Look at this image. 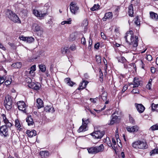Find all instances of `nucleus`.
Returning a JSON list of instances; mask_svg holds the SVG:
<instances>
[{"label": "nucleus", "instance_id": "c9c22d12", "mask_svg": "<svg viewBox=\"0 0 158 158\" xmlns=\"http://www.w3.org/2000/svg\"><path fill=\"white\" fill-rule=\"evenodd\" d=\"M107 94L106 92H104L102 93L101 98L104 101L107 100Z\"/></svg>", "mask_w": 158, "mask_h": 158}, {"label": "nucleus", "instance_id": "e2e57ef3", "mask_svg": "<svg viewBox=\"0 0 158 158\" xmlns=\"http://www.w3.org/2000/svg\"><path fill=\"white\" fill-rule=\"evenodd\" d=\"M152 84L150 83H148L146 85V88L150 90L151 89Z\"/></svg>", "mask_w": 158, "mask_h": 158}, {"label": "nucleus", "instance_id": "603ef678", "mask_svg": "<svg viewBox=\"0 0 158 158\" xmlns=\"http://www.w3.org/2000/svg\"><path fill=\"white\" fill-rule=\"evenodd\" d=\"M5 81L4 76L1 77L0 76V84H2Z\"/></svg>", "mask_w": 158, "mask_h": 158}, {"label": "nucleus", "instance_id": "c756f323", "mask_svg": "<svg viewBox=\"0 0 158 158\" xmlns=\"http://www.w3.org/2000/svg\"><path fill=\"white\" fill-rule=\"evenodd\" d=\"M33 27H34L35 31H42L41 28L40 26L37 24H34L33 25Z\"/></svg>", "mask_w": 158, "mask_h": 158}, {"label": "nucleus", "instance_id": "c03bdc74", "mask_svg": "<svg viewBox=\"0 0 158 158\" xmlns=\"http://www.w3.org/2000/svg\"><path fill=\"white\" fill-rule=\"evenodd\" d=\"M99 6L98 4V5L94 4L93 7L90 8V10L93 11H95L98 9L99 8Z\"/></svg>", "mask_w": 158, "mask_h": 158}, {"label": "nucleus", "instance_id": "774afa93", "mask_svg": "<svg viewBox=\"0 0 158 158\" xmlns=\"http://www.w3.org/2000/svg\"><path fill=\"white\" fill-rule=\"evenodd\" d=\"M99 45L100 44L99 43L95 44L94 45L95 48L97 49H98L99 47Z\"/></svg>", "mask_w": 158, "mask_h": 158}, {"label": "nucleus", "instance_id": "0eeeda50", "mask_svg": "<svg viewBox=\"0 0 158 158\" xmlns=\"http://www.w3.org/2000/svg\"><path fill=\"white\" fill-rule=\"evenodd\" d=\"M70 9L72 13L75 14L79 9V7L76 3L72 2L70 4Z\"/></svg>", "mask_w": 158, "mask_h": 158}, {"label": "nucleus", "instance_id": "9b49d317", "mask_svg": "<svg viewBox=\"0 0 158 158\" xmlns=\"http://www.w3.org/2000/svg\"><path fill=\"white\" fill-rule=\"evenodd\" d=\"M116 113L117 114V111H116L115 112L112 114L111 116L112 118L110 123H108L109 125H112L117 122V120L118 118V116L115 114Z\"/></svg>", "mask_w": 158, "mask_h": 158}, {"label": "nucleus", "instance_id": "473e14b6", "mask_svg": "<svg viewBox=\"0 0 158 158\" xmlns=\"http://www.w3.org/2000/svg\"><path fill=\"white\" fill-rule=\"evenodd\" d=\"M22 64L21 62H17L16 63L13 64L12 66L15 68H19L21 66Z\"/></svg>", "mask_w": 158, "mask_h": 158}, {"label": "nucleus", "instance_id": "b1692460", "mask_svg": "<svg viewBox=\"0 0 158 158\" xmlns=\"http://www.w3.org/2000/svg\"><path fill=\"white\" fill-rule=\"evenodd\" d=\"M29 70H30L29 71V74L32 75H34V72L36 70L35 65H33L32 66Z\"/></svg>", "mask_w": 158, "mask_h": 158}, {"label": "nucleus", "instance_id": "13d9d810", "mask_svg": "<svg viewBox=\"0 0 158 158\" xmlns=\"http://www.w3.org/2000/svg\"><path fill=\"white\" fill-rule=\"evenodd\" d=\"M27 38V37H24L23 36H22L19 37V38L21 40L24 41H26Z\"/></svg>", "mask_w": 158, "mask_h": 158}, {"label": "nucleus", "instance_id": "338daca9", "mask_svg": "<svg viewBox=\"0 0 158 158\" xmlns=\"http://www.w3.org/2000/svg\"><path fill=\"white\" fill-rule=\"evenodd\" d=\"M70 38H72V39H70V40H71L72 41L75 38L74 35L73 34L71 35H70Z\"/></svg>", "mask_w": 158, "mask_h": 158}, {"label": "nucleus", "instance_id": "9d476101", "mask_svg": "<svg viewBox=\"0 0 158 158\" xmlns=\"http://www.w3.org/2000/svg\"><path fill=\"white\" fill-rule=\"evenodd\" d=\"M136 108L138 112L140 113H142L144 110L145 108L141 104H135Z\"/></svg>", "mask_w": 158, "mask_h": 158}, {"label": "nucleus", "instance_id": "864d4df0", "mask_svg": "<svg viewBox=\"0 0 158 158\" xmlns=\"http://www.w3.org/2000/svg\"><path fill=\"white\" fill-rule=\"evenodd\" d=\"M147 59L149 61H151L152 59V56L150 55H148L147 57Z\"/></svg>", "mask_w": 158, "mask_h": 158}, {"label": "nucleus", "instance_id": "a211bd4d", "mask_svg": "<svg viewBox=\"0 0 158 158\" xmlns=\"http://www.w3.org/2000/svg\"><path fill=\"white\" fill-rule=\"evenodd\" d=\"M64 82L68 85L70 86H73V85L75 84V83L71 81V79L68 77L65 79Z\"/></svg>", "mask_w": 158, "mask_h": 158}, {"label": "nucleus", "instance_id": "2f4dec72", "mask_svg": "<svg viewBox=\"0 0 158 158\" xmlns=\"http://www.w3.org/2000/svg\"><path fill=\"white\" fill-rule=\"evenodd\" d=\"M139 81L138 79H136L135 77L134 78V84L133 87L134 88L138 87L139 85Z\"/></svg>", "mask_w": 158, "mask_h": 158}, {"label": "nucleus", "instance_id": "a19ab883", "mask_svg": "<svg viewBox=\"0 0 158 158\" xmlns=\"http://www.w3.org/2000/svg\"><path fill=\"white\" fill-rule=\"evenodd\" d=\"M15 126L18 129H21V125L18 120L16 119L15 120Z\"/></svg>", "mask_w": 158, "mask_h": 158}, {"label": "nucleus", "instance_id": "e433bc0d", "mask_svg": "<svg viewBox=\"0 0 158 158\" xmlns=\"http://www.w3.org/2000/svg\"><path fill=\"white\" fill-rule=\"evenodd\" d=\"M12 99L11 98L10 96L9 95L6 96V97H5V99L4 100V104H5L9 101H12Z\"/></svg>", "mask_w": 158, "mask_h": 158}, {"label": "nucleus", "instance_id": "ea45409f", "mask_svg": "<svg viewBox=\"0 0 158 158\" xmlns=\"http://www.w3.org/2000/svg\"><path fill=\"white\" fill-rule=\"evenodd\" d=\"M34 40V38L32 37H27L26 41L27 42L30 43L33 42Z\"/></svg>", "mask_w": 158, "mask_h": 158}, {"label": "nucleus", "instance_id": "20e7f679", "mask_svg": "<svg viewBox=\"0 0 158 158\" xmlns=\"http://www.w3.org/2000/svg\"><path fill=\"white\" fill-rule=\"evenodd\" d=\"M132 146L135 148L141 149H146L148 148V145L146 142L137 141L132 143Z\"/></svg>", "mask_w": 158, "mask_h": 158}, {"label": "nucleus", "instance_id": "6e6d98bb", "mask_svg": "<svg viewBox=\"0 0 158 158\" xmlns=\"http://www.w3.org/2000/svg\"><path fill=\"white\" fill-rule=\"evenodd\" d=\"M26 81L27 83H29V84H30V83L32 82H31V80L29 77H28L27 78Z\"/></svg>", "mask_w": 158, "mask_h": 158}, {"label": "nucleus", "instance_id": "f257e3e1", "mask_svg": "<svg viewBox=\"0 0 158 158\" xmlns=\"http://www.w3.org/2000/svg\"><path fill=\"white\" fill-rule=\"evenodd\" d=\"M125 38L127 42L130 45H132V46L136 49V48L138 45V37L137 36H134L132 30L127 32Z\"/></svg>", "mask_w": 158, "mask_h": 158}, {"label": "nucleus", "instance_id": "3c124183", "mask_svg": "<svg viewBox=\"0 0 158 158\" xmlns=\"http://www.w3.org/2000/svg\"><path fill=\"white\" fill-rule=\"evenodd\" d=\"M5 124H6L4 125H6L8 128H10L12 126V124L11 123L9 122V121L8 122H7V123H5Z\"/></svg>", "mask_w": 158, "mask_h": 158}, {"label": "nucleus", "instance_id": "39448f33", "mask_svg": "<svg viewBox=\"0 0 158 158\" xmlns=\"http://www.w3.org/2000/svg\"><path fill=\"white\" fill-rule=\"evenodd\" d=\"M0 135L4 137L9 136V129L6 125H2L0 127Z\"/></svg>", "mask_w": 158, "mask_h": 158}, {"label": "nucleus", "instance_id": "37998d69", "mask_svg": "<svg viewBox=\"0 0 158 158\" xmlns=\"http://www.w3.org/2000/svg\"><path fill=\"white\" fill-rule=\"evenodd\" d=\"M82 24L83 26H84L85 28L87 27L88 24V22L87 19H85L83 21Z\"/></svg>", "mask_w": 158, "mask_h": 158}, {"label": "nucleus", "instance_id": "49530a36", "mask_svg": "<svg viewBox=\"0 0 158 158\" xmlns=\"http://www.w3.org/2000/svg\"><path fill=\"white\" fill-rule=\"evenodd\" d=\"M96 61L97 62V63L98 64H100L101 63V58L100 56L98 55H96Z\"/></svg>", "mask_w": 158, "mask_h": 158}, {"label": "nucleus", "instance_id": "8fccbe9b", "mask_svg": "<svg viewBox=\"0 0 158 158\" xmlns=\"http://www.w3.org/2000/svg\"><path fill=\"white\" fill-rule=\"evenodd\" d=\"M11 81V78L9 80H7L5 82V84L6 85H8L10 84Z\"/></svg>", "mask_w": 158, "mask_h": 158}, {"label": "nucleus", "instance_id": "79ce46f5", "mask_svg": "<svg viewBox=\"0 0 158 158\" xmlns=\"http://www.w3.org/2000/svg\"><path fill=\"white\" fill-rule=\"evenodd\" d=\"M135 23L137 26H139L140 24V22L139 20L138 17L136 16L134 19Z\"/></svg>", "mask_w": 158, "mask_h": 158}, {"label": "nucleus", "instance_id": "0e129e2a", "mask_svg": "<svg viewBox=\"0 0 158 158\" xmlns=\"http://www.w3.org/2000/svg\"><path fill=\"white\" fill-rule=\"evenodd\" d=\"M101 36L102 37L103 39H106V36L104 34V33L101 32Z\"/></svg>", "mask_w": 158, "mask_h": 158}, {"label": "nucleus", "instance_id": "bb28decb", "mask_svg": "<svg viewBox=\"0 0 158 158\" xmlns=\"http://www.w3.org/2000/svg\"><path fill=\"white\" fill-rule=\"evenodd\" d=\"M20 14L22 16H26L27 14V11L26 9L22 8L20 10Z\"/></svg>", "mask_w": 158, "mask_h": 158}, {"label": "nucleus", "instance_id": "4d7b16f0", "mask_svg": "<svg viewBox=\"0 0 158 158\" xmlns=\"http://www.w3.org/2000/svg\"><path fill=\"white\" fill-rule=\"evenodd\" d=\"M81 43L82 44H85L86 43L85 38L83 37L81 39Z\"/></svg>", "mask_w": 158, "mask_h": 158}, {"label": "nucleus", "instance_id": "ddd939ff", "mask_svg": "<svg viewBox=\"0 0 158 158\" xmlns=\"http://www.w3.org/2000/svg\"><path fill=\"white\" fill-rule=\"evenodd\" d=\"M126 129L127 131L129 132H132L137 131L139 127L137 126H135L131 127H127Z\"/></svg>", "mask_w": 158, "mask_h": 158}, {"label": "nucleus", "instance_id": "a878e982", "mask_svg": "<svg viewBox=\"0 0 158 158\" xmlns=\"http://www.w3.org/2000/svg\"><path fill=\"white\" fill-rule=\"evenodd\" d=\"M12 101L7 102V103L4 104L6 109L9 110H10L12 107Z\"/></svg>", "mask_w": 158, "mask_h": 158}, {"label": "nucleus", "instance_id": "7c9ffc66", "mask_svg": "<svg viewBox=\"0 0 158 158\" xmlns=\"http://www.w3.org/2000/svg\"><path fill=\"white\" fill-rule=\"evenodd\" d=\"M82 124L87 127V124L89 122V118L86 119V118H83L82 119Z\"/></svg>", "mask_w": 158, "mask_h": 158}, {"label": "nucleus", "instance_id": "4be33fe9", "mask_svg": "<svg viewBox=\"0 0 158 158\" xmlns=\"http://www.w3.org/2000/svg\"><path fill=\"white\" fill-rule=\"evenodd\" d=\"M40 154L42 157H45L49 156V152L47 151H41Z\"/></svg>", "mask_w": 158, "mask_h": 158}, {"label": "nucleus", "instance_id": "bf43d9fd", "mask_svg": "<svg viewBox=\"0 0 158 158\" xmlns=\"http://www.w3.org/2000/svg\"><path fill=\"white\" fill-rule=\"evenodd\" d=\"M66 48H62L61 50V53H62L63 55H65V51H66L65 50Z\"/></svg>", "mask_w": 158, "mask_h": 158}, {"label": "nucleus", "instance_id": "de8ad7c7", "mask_svg": "<svg viewBox=\"0 0 158 158\" xmlns=\"http://www.w3.org/2000/svg\"><path fill=\"white\" fill-rule=\"evenodd\" d=\"M109 137L106 138V141H107V144L109 146L112 147V143H111L110 141L109 140Z\"/></svg>", "mask_w": 158, "mask_h": 158}, {"label": "nucleus", "instance_id": "412c9836", "mask_svg": "<svg viewBox=\"0 0 158 158\" xmlns=\"http://www.w3.org/2000/svg\"><path fill=\"white\" fill-rule=\"evenodd\" d=\"M150 14L151 18L156 21L158 20V15L157 14L153 12H150Z\"/></svg>", "mask_w": 158, "mask_h": 158}, {"label": "nucleus", "instance_id": "6ab92c4d", "mask_svg": "<svg viewBox=\"0 0 158 158\" xmlns=\"http://www.w3.org/2000/svg\"><path fill=\"white\" fill-rule=\"evenodd\" d=\"M26 121L28 126L33 125L34 123L33 119L31 116H28L26 118Z\"/></svg>", "mask_w": 158, "mask_h": 158}, {"label": "nucleus", "instance_id": "423d86ee", "mask_svg": "<svg viewBox=\"0 0 158 158\" xmlns=\"http://www.w3.org/2000/svg\"><path fill=\"white\" fill-rule=\"evenodd\" d=\"M105 134V132L103 131H94L90 134V135L94 139H101Z\"/></svg>", "mask_w": 158, "mask_h": 158}, {"label": "nucleus", "instance_id": "a18cd8bd", "mask_svg": "<svg viewBox=\"0 0 158 158\" xmlns=\"http://www.w3.org/2000/svg\"><path fill=\"white\" fill-rule=\"evenodd\" d=\"M129 117L130 122L133 124H135V121L133 118L131 116V114H129Z\"/></svg>", "mask_w": 158, "mask_h": 158}, {"label": "nucleus", "instance_id": "dca6fc26", "mask_svg": "<svg viewBox=\"0 0 158 158\" xmlns=\"http://www.w3.org/2000/svg\"><path fill=\"white\" fill-rule=\"evenodd\" d=\"M36 106L38 109H40L44 106V103L40 98H38L36 100Z\"/></svg>", "mask_w": 158, "mask_h": 158}, {"label": "nucleus", "instance_id": "58836bf2", "mask_svg": "<svg viewBox=\"0 0 158 158\" xmlns=\"http://www.w3.org/2000/svg\"><path fill=\"white\" fill-rule=\"evenodd\" d=\"M71 21L72 20L71 19H69L67 21H62L61 23V24L62 25H64V24H70L71 23Z\"/></svg>", "mask_w": 158, "mask_h": 158}, {"label": "nucleus", "instance_id": "2eb2a0df", "mask_svg": "<svg viewBox=\"0 0 158 158\" xmlns=\"http://www.w3.org/2000/svg\"><path fill=\"white\" fill-rule=\"evenodd\" d=\"M88 83L87 81H85V80H83L82 82L80 83L79 87L78 88V89L80 90L84 89L86 87L87 84Z\"/></svg>", "mask_w": 158, "mask_h": 158}, {"label": "nucleus", "instance_id": "f704fd0d", "mask_svg": "<svg viewBox=\"0 0 158 158\" xmlns=\"http://www.w3.org/2000/svg\"><path fill=\"white\" fill-rule=\"evenodd\" d=\"M39 68L42 72H44L45 71L46 68L45 65L40 64L39 65Z\"/></svg>", "mask_w": 158, "mask_h": 158}, {"label": "nucleus", "instance_id": "1a4fd4ad", "mask_svg": "<svg viewBox=\"0 0 158 158\" xmlns=\"http://www.w3.org/2000/svg\"><path fill=\"white\" fill-rule=\"evenodd\" d=\"M33 14L37 17H39L41 18H43L47 15V13H42L41 11H39L37 10H34L33 11Z\"/></svg>", "mask_w": 158, "mask_h": 158}, {"label": "nucleus", "instance_id": "4c0bfd02", "mask_svg": "<svg viewBox=\"0 0 158 158\" xmlns=\"http://www.w3.org/2000/svg\"><path fill=\"white\" fill-rule=\"evenodd\" d=\"M150 154L151 156H152L156 154H158V148L152 150L150 152Z\"/></svg>", "mask_w": 158, "mask_h": 158}, {"label": "nucleus", "instance_id": "f3484780", "mask_svg": "<svg viewBox=\"0 0 158 158\" xmlns=\"http://www.w3.org/2000/svg\"><path fill=\"white\" fill-rule=\"evenodd\" d=\"M26 133L27 134L29 137H31L34 136L36 135V131L35 130H33L31 131H30L29 130H27L26 131Z\"/></svg>", "mask_w": 158, "mask_h": 158}, {"label": "nucleus", "instance_id": "f03ea898", "mask_svg": "<svg viewBox=\"0 0 158 158\" xmlns=\"http://www.w3.org/2000/svg\"><path fill=\"white\" fill-rule=\"evenodd\" d=\"M104 149V147L103 144H101L99 146H93L87 148L89 153L92 154H95L99 152H102Z\"/></svg>", "mask_w": 158, "mask_h": 158}, {"label": "nucleus", "instance_id": "5fc2aeb1", "mask_svg": "<svg viewBox=\"0 0 158 158\" xmlns=\"http://www.w3.org/2000/svg\"><path fill=\"white\" fill-rule=\"evenodd\" d=\"M76 48L75 45L73 44L70 47V49L72 51L74 50Z\"/></svg>", "mask_w": 158, "mask_h": 158}, {"label": "nucleus", "instance_id": "c85d7f7f", "mask_svg": "<svg viewBox=\"0 0 158 158\" xmlns=\"http://www.w3.org/2000/svg\"><path fill=\"white\" fill-rule=\"evenodd\" d=\"M152 110L154 111H156L158 112V104H155L154 103H152L151 104Z\"/></svg>", "mask_w": 158, "mask_h": 158}, {"label": "nucleus", "instance_id": "4468645a", "mask_svg": "<svg viewBox=\"0 0 158 158\" xmlns=\"http://www.w3.org/2000/svg\"><path fill=\"white\" fill-rule=\"evenodd\" d=\"M113 15L112 12H109L106 13L104 16L102 18L103 21H106L108 19H111L112 18Z\"/></svg>", "mask_w": 158, "mask_h": 158}, {"label": "nucleus", "instance_id": "5701e85b", "mask_svg": "<svg viewBox=\"0 0 158 158\" xmlns=\"http://www.w3.org/2000/svg\"><path fill=\"white\" fill-rule=\"evenodd\" d=\"M44 110L46 112L52 113L54 112V108H52L50 106H47L44 108Z\"/></svg>", "mask_w": 158, "mask_h": 158}, {"label": "nucleus", "instance_id": "393cba45", "mask_svg": "<svg viewBox=\"0 0 158 158\" xmlns=\"http://www.w3.org/2000/svg\"><path fill=\"white\" fill-rule=\"evenodd\" d=\"M87 130V128L85 126L82 124L78 130V132L80 133L81 132L85 131Z\"/></svg>", "mask_w": 158, "mask_h": 158}, {"label": "nucleus", "instance_id": "052dcab7", "mask_svg": "<svg viewBox=\"0 0 158 158\" xmlns=\"http://www.w3.org/2000/svg\"><path fill=\"white\" fill-rule=\"evenodd\" d=\"M131 92L134 94H137L139 93V91L137 89H134L132 90Z\"/></svg>", "mask_w": 158, "mask_h": 158}, {"label": "nucleus", "instance_id": "f8f14e48", "mask_svg": "<svg viewBox=\"0 0 158 158\" xmlns=\"http://www.w3.org/2000/svg\"><path fill=\"white\" fill-rule=\"evenodd\" d=\"M40 86V85L39 84H36L34 82L30 83L28 85V86L29 87L36 90H38L39 89Z\"/></svg>", "mask_w": 158, "mask_h": 158}, {"label": "nucleus", "instance_id": "680f3d73", "mask_svg": "<svg viewBox=\"0 0 158 158\" xmlns=\"http://www.w3.org/2000/svg\"><path fill=\"white\" fill-rule=\"evenodd\" d=\"M0 48L2 49L4 51H5L6 50V48L4 47L2 44L1 43H0Z\"/></svg>", "mask_w": 158, "mask_h": 158}, {"label": "nucleus", "instance_id": "aec40b11", "mask_svg": "<svg viewBox=\"0 0 158 158\" xmlns=\"http://www.w3.org/2000/svg\"><path fill=\"white\" fill-rule=\"evenodd\" d=\"M128 13L129 16L132 17L133 16L134 10L133 5L131 4L128 7Z\"/></svg>", "mask_w": 158, "mask_h": 158}, {"label": "nucleus", "instance_id": "cd10ccee", "mask_svg": "<svg viewBox=\"0 0 158 158\" xmlns=\"http://www.w3.org/2000/svg\"><path fill=\"white\" fill-rule=\"evenodd\" d=\"M116 58L118 59V60L119 62L124 63L127 61V60L123 56H121L119 57H117Z\"/></svg>", "mask_w": 158, "mask_h": 158}, {"label": "nucleus", "instance_id": "69168bd1", "mask_svg": "<svg viewBox=\"0 0 158 158\" xmlns=\"http://www.w3.org/2000/svg\"><path fill=\"white\" fill-rule=\"evenodd\" d=\"M92 44V40L91 39H90L89 41V46L88 48H89V47H91Z\"/></svg>", "mask_w": 158, "mask_h": 158}, {"label": "nucleus", "instance_id": "72a5a7b5", "mask_svg": "<svg viewBox=\"0 0 158 158\" xmlns=\"http://www.w3.org/2000/svg\"><path fill=\"white\" fill-rule=\"evenodd\" d=\"M152 131L158 130V124H156L151 126L149 129Z\"/></svg>", "mask_w": 158, "mask_h": 158}, {"label": "nucleus", "instance_id": "6e6552de", "mask_svg": "<svg viewBox=\"0 0 158 158\" xmlns=\"http://www.w3.org/2000/svg\"><path fill=\"white\" fill-rule=\"evenodd\" d=\"M18 107L19 110L22 111L24 113H26V105L23 101H19L17 103Z\"/></svg>", "mask_w": 158, "mask_h": 158}, {"label": "nucleus", "instance_id": "7ed1b4c3", "mask_svg": "<svg viewBox=\"0 0 158 158\" xmlns=\"http://www.w3.org/2000/svg\"><path fill=\"white\" fill-rule=\"evenodd\" d=\"M6 15L10 20L16 23H21V21L18 16L10 10L7 9Z\"/></svg>", "mask_w": 158, "mask_h": 158}, {"label": "nucleus", "instance_id": "09e8293b", "mask_svg": "<svg viewBox=\"0 0 158 158\" xmlns=\"http://www.w3.org/2000/svg\"><path fill=\"white\" fill-rule=\"evenodd\" d=\"M2 117L3 118V121L5 123H7V122H8L9 121L6 118L5 114H2Z\"/></svg>", "mask_w": 158, "mask_h": 158}]
</instances>
